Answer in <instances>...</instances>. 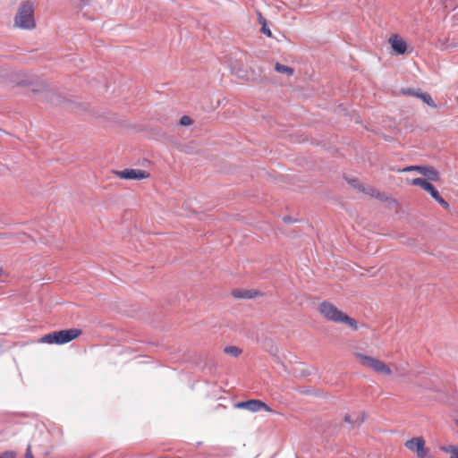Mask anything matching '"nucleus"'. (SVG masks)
<instances>
[{
    "label": "nucleus",
    "mask_w": 458,
    "mask_h": 458,
    "mask_svg": "<svg viewBox=\"0 0 458 458\" xmlns=\"http://www.w3.org/2000/svg\"><path fill=\"white\" fill-rule=\"evenodd\" d=\"M409 183L413 186H420L425 191H427L433 199H435L441 207H443L445 209L449 210L450 206L447 201H445L442 196L440 195L439 191L437 190V188L428 182L425 179L422 178H415L411 181H409Z\"/></svg>",
    "instance_id": "nucleus-5"
},
{
    "label": "nucleus",
    "mask_w": 458,
    "mask_h": 458,
    "mask_svg": "<svg viewBox=\"0 0 458 458\" xmlns=\"http://www.w3.org/2000/svg\"><path fill=\"white\" fill-rule=\"evenodd\" d=\"M352 355L355 360L365 369H370L381 376H391L393 374L390 365L386 363L384 360L358 351H353Z\"/></svg>",
    "instance_id": "nucleus-2"
},
{
    "label": "nucleus",
    "mask_w": 458,
    "mask_h": 458,
    "mask_svg": "<svg viewBox=\"0 0 458 458\" xmlns=\"http://www.w3.org/2000/svg\"><path fill=\"white\" fill-rule=\"evenodd\" d=\"M232 294L235 298L250 299L255 295L250 291L233 290Z\"/></svg>",
    "instance_id": "nucleus-12"
},
{
    "label": "nucleus",
    "mask_w": 458,
    "mask_h": 458,
    "mask_svg": "<svg viewBox=\"0 0 458 458\" xmlns=\"http://www.w3.org/2000/svg\"><path fill=\"white\" fill-rule=\"evenodd\" d=\"M35 7L32 2L22 3L14 17V26L21 30H33L36 27Z\"/></svg>",
    "instance_id": "nucleus-3"
},
{
    "label": "nucleus",
    "mask_w": 458,
    "mask_h": 458,
    "mask_svg": "<svg viewBox=\"0 0 458 458\" xmlns=\"http://www.w3.org/2000/svg\"><path fill=\"white\" fill-rule=\"evenodd\" d=\"M236 409H246L251 412L265 411L272 413L274 411L264 402L258 399H250L245 402H240L234 404Z\"/></svg>",
    "instance_id": "nucleus-6"
},
{
    "label": "nucleus",
    "mask_w": 458,
    "mask_h": 458,
    "mask_svg": "<svg viewBox=\"0 0 458 458\" xmlns=\"http://www.w3.org/2000/svg\"><path fill=\"white\" fill-rule=\"evenodd\" d=\"M404 93L409 94V95H412V96H415V97L418 94L417 92H414L412 89H407L406 91H404Z\"/></svg>",
    "instance_id": "nucleus-22"
},
{
    "label": "nucleus",
    "mask_w": 458,
    "mask_h": 458,
    "mask_svg": "<svg viewBox=\"0 0 458 458\" xmlns=\"http://www.w3.org/2000/svg\"><path fill=\"white\" fill-rule=\"evenodd\" d=\"M261 31L262 33H264L266 36L271 38L273 35H272V31L270 30V29L267 27V24H263L261 25Z\"/></svg>",
    "instance_id": "nucleus-18"
},
{
    "label": "nucleus",
    "mask_w": 458,
    "mask_h": 458,
    "mask_svg": "<svg viewBox=\"0 0 458 458\" xmlns=\"http://www.w3.org/2000/svg\"><path fill=\"white\" fill-rule=\"evenodd\" d=\"M404 445L408 450L415 453L418 458H425L428 454L425 440L421 437H416L407 440Z\"/></svg>",
    "instance_id": "nucleus-7"
},
{
    "label": "nucleus",
    "mask_w": 458,
    "mask_h": 458,
    "mask_svg": "<svg viewBox=\"0 0 458 458\" xmlns=\"http://www.w3.org/2000/svg\"><path fill=\"white\" fill-rule=\"evenodd\" d=\"M0 458H15V455L12 452H4L0 454Z\"/></svg>",
    "instance_id": "nucleus-19"
},
{
    "label": "nucleus",
    "mask_w": 458,
    "mask_h": 458,
    "mask_svg": "<svg viewBox=\"0 0 458 458\" xmlns=\"http://www.w3.org/2000/svg\"><path fill=\"white\" fill-rule=\"evenodd\" d=\"M423 176H425L429 181L438 182L440 180L439 173L433 166H426L425 170H423Z\"/></svg>",
    "instance_id": "nucleus-10"
},
{
    "label": "nucleus",
    "mask_w": 458,
    "mask_h": 458,
    "mask_svg": "<svg viewBox=\"0 0 458 458\" xmlns=\"http://www.w3.org/2000/svg\"><path fill=\"white\" fill-rule=\"evenodd\" d=\"M4 270L2 269V267H0V279L2 278V276H4Z\"/></svg>",
    "instance_id": "nucleus-23"
},
{
    "label": "nucleus",
    "mask_w": 458,
    "mask_h": 458,
    "mask_svg": "<svg viewBox=\"0 0 458 458\" xmlns=\"http://www.w3.org/2000/svg\"><path fill=\"white\" fill-rule=\"evenodd\" d=\"M179 123L182 126H189V125H191L193 123V120L190 116H188V115H183V116L181 117Z\"/></svg>",
    "instance_id": "nucleus-16"
},
{
    "label": "nucleus",
    "mask_w": 458,
    "mask_h": 458,
    "mask_svg": "<svg viewBox=\"0 0 458 458\" xmlns=\"http://www.w3.org/2000/svg\"><path fill=\"white\" fill-rule=\"evenodd\" d=\"M117 177L124 180H143L149 177V174L141 169H124L123 171H116Z\"/></svg>",
    "instance_id": "nucleus-8"
},
{
    "label": "nucleus",
    "mask_w": 458,
    "mask_h": 458,
    "mask_svg": "<svg viewBox=\"0 0 458 458\" xmlns=\"http://www.w3.org/2000/svg\"><path fill=\"white\" fill-rule=\"evenodd\" d=\"M257 14H258V20H259V24H261V25L266 24L267 23V20L262 15V13L260 12H258Z\"/></svg>",
    "instance_id": "nucleus-20"
},
{
    "label": "nucleus",
    "mask_w": 458,
    "mask_h": 458,
    "mask_svg": "<svg viewBox=\"0 0 458 458\" xmlns=\"http://www.w3.org/2000/svg\"><path fill=\"white\" fill-rule=\"evenodd\" d=\"M81 334L82 331L79 328L64 329L45 335L39 342L47 344H65L78 338Z\"/></svg>",
    "instance_id": "nucleus-4"
},
{
    "label": "nucleus",
    "mask_w": 458,
    "mask_h": 458,
    "mask_svg": "<svg viewBox=\"0 0 458 458\" xmlns=\"http://www.w3.org/2000/svg\"><path fill=\"white\" fill-rule=\"evenodd\" d=\"M417 98H420L427 105L435 107L436 104L434 103L432 98L428 93H419L416 95Z\"/></svg>",
    "instance_id": "nucleus-15"
},
{
    "label": "nucleus",
    "mask_w": 458,
    "mask_h": 458,
    "mask_svg": "<svg viewBox=\"0 0 458 458\" xmlns=\"http://www.w3.org/2000/svg\"><path fill=\"white\" fill-rule=\"evenodd\" d=\"M388 42L392 49L398 55H403L407 50L406 42L397 34L392 35Z\"/></svg>",
    "instance_id": "nucleus-9"
},
{
    "label": "nucleus",
    "mask_w": 458,
    "mask_h": 458,
    "mask_svg": "<svg viewBox=\"0 0 458 458\" xmlns=\"http://www.w3.org/2000/svg\"><path fill=\"white\" fill-rule=\"evenodd\" d=\"M275 70L277 72L285 74L287 76H293V73H294V69L293 68H292L290 66H287V65H284V64H282L280 63H276L275 64Z\"/></svg>",
    "instance_id": "nucleus-11"
},
{
    "label": "nucleus",
    "mask_w": 458,
    "mask_h": 458,
    "mask_svg": "<svg viewBox=\"0 0 458 458\" xmlns=\"http://www.w3.org/2000/svg\"><path fill=\"white\" fill-rule=\"evenodd\" d=\"M224 352L225 354H228V355H231V356H233V357H238L242 354V349H240L239 347L237 346H226L225 349H224Z\"/></svg>",
    "instance_id": "nucleus-13"
},
{
    "label": "nucleus",
    "mask_w": 458,
    "mask_h": 458,
    "mask_svg": "<svg viewBox=\"0 0 458 458\" xmlns=\"http://www.w3.org/2000/svg\"><path fill=\"white\" fill-rule=\"evenodd\" d=\"M451 458H458V456H457V454H452Z\"/></svg>",
    "instance_id": "nucleus-24"
},
{
    "label": "nucleus",
    "mask_w": 458,
    "mask_h": 458,
    "mask_svg": "<svg viewBox=\"0 0 458 458\" xmlns=\"http://www.w3.org/2000/svg\"><path fill=\"white\" fill-rule=\"evenodd\" d=\"M26 458H33L30 445H28V447H27Z\"/></svg>",
    "instance_id": "nucleus-21"
},
{
    "label": "nucleus",
    "mask_w": 458,
    "mask_h": 458,
    "mask_svg": "<svg viewBox=\"0 0 458 458\" xmlns=\"http://www.w3.org/2000/svg\"><path fill=\"white\" fill-rule=\"evenodd\" d=\"M363 192L370 195V196H377V190L373 189V188H365L364 186H362V188L360 189Z\"/></svg>",
    "instance_id": "nucleus-17"
},
{
    "label": "nucleus",
    "mask_w": 458,
    "mask_h": 458,
    "mask_svg": "<svg viewBox=\"0 0 458 458\" xmlns=\"http://www.w3.org/2000/svg\"><path fill=\"white\" fill-rule=\"evenodd\" d=\"M345 420L348 421V422L351 421L349 416H345Z\"/></svg>",
    "instance_id": "nucleus-25"
},
{
    "label": "nucleus",
    "mask_w": 458,
    "mask_h": 458,
    "mask_svg": "<svg viewBox=\"0 0 458 458\" xmlns=\"http://www.w3.org/2000/svg\"><path fill=\"white\" fill-rule=\"evenodd\" d=\"M317 311L326 321L335 324H344L354 331H357L359 328L358 323L354 318L328 301L319 302Z\"/></svg>",
    "instance_id": "nucleus-1"
},
{
    "label": "nucleus",
    "mask_w": 458,
    "mask_h": 458,
    "mask_svg": "<svg viewBox=\"0 0 458 458\" xmlns=\"http://www.w3.org/2000/svg\"><path fill=\"white\" fill-rule=\"evenodd\" d=\"M423 170H425V165H410V166H406L401 170H398V172L408 173V172L416 171V172L420 173V174H422Z\"/></svg>",
    "instance_id": "nucleus-14"
}]
</instances>
